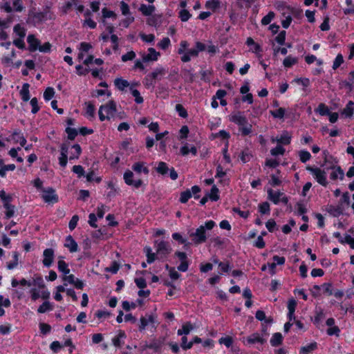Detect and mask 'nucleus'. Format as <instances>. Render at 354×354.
I'll list each match as a JSON object with an SVG mask.
<instances>
[{"mask_svg": "<svg viewBox=\"0 0 354 354\" xmlns=\"http://www.w3.org/2000/svg\"><path fill=\"white\" fill-rule=\"evenodd\" d=\"M156 252H153L150 247H145L144 252L147 256L148 263H152L157 257L158 259L164 260L171 253V248L169 243L165 241H156L154 242Z\"/></svg>", "mask_w": 354, "mask_h": 354, "instance_id": "obj_1", "label": "nucleus"}, {"mask_svg": "<svg viewBox=\"0 0 354 354\" xmlns=\"http://www.w3.org/2000/svg\"><path fill=\"white\" fill-rule=\"evenodd\" d=\"M216 223L213 221H207L205 225H201L195 232H189V236L194 244H200L204 243L207 237V231L211 230Z\"/></svg>", "mask_w": 354, "mask_h": 354, "instance_id": "obj_2", "label": "nucleus"}, {"mask_svg": "<svg viewBox=\"0 0 354 354\" xmlns=\"http://www.w3.org/2000/svg\"><path fill=\"white\" fill-rule=\"evenodd\" d=\"M189 43L185 41H181L178 49V53L181 55L180 59L183 62H188L192 58L198 57V54L194 48H189Z\"/></svg>", "mask_w": 354, "mask_h": 354, "instance_id": "obj_3", "label": "nucleus"}, {"mask_svg": "<svg viewBox=\"0 0 354 354\" xmlns=\"http://www.w3.org/2000/svg\"><path fill=\"white\" fill-rule=\"evenodd\" d=\"M117 112L116 104L113 100L100 106L99 118L101 121L113 118Z\"/></svg>", "mask_w": 354, "mask_h": 354, "instance_id": "obj_4", "label": "nucleus"}, {"mask_svg": "<svg viewBox=\"0 0 354 354\" xmlns=\"http://www.w3.org/2000/svg\"><path fill=\"white\" fill-rule=\"evenodd\" d=\"M0 198L2 200L3 207L6 209V217L9 218L14 216L15 207L11 204L12 196L7 194L4 190L0 191Z\"/></svg>", "mask_w": 354, "mask_h": 354, "instance_id": "obj_5", "label": "nucleus"}, {"mask_svg": "<svg viewBox=\"0 0 354 354\" xmlns=\"http://www.w3.org/2000/svg\"><path fill=\"white\" fill-rule=\"evenodd\" d=\"M278 9L281 12L283 16L285 17L282 20L281 24L284 28H288L292 22V15H294L296 10L285 5L278 6Z\"/></svg>", "mask_w": 354, "mask_h": 354, "instance_id": "obj_6", "label": "nucleus"}, {"mask_svg": "<svg viewBox=\"0 0 354 354\" xmlns=\"http://www.w3.org/2000/svg\"><path fill=\"white\" fill-rule=\"evenodd\" d=\"M307 169L313 174L317 182L323 185L326 186L328 185L326 173L322 170L320 168H313L308 167Z\"/></svg>", "mask_w": 354, "mask_h": 354, "instance_id": "obj_7", "label": "nucleus"}, {"mask_svg": "<svg viewBox=\"0 0 354 354\" xmlns=\"http://www.w3.org/2000/svg\"><path fill=\"white\" fill-rule=\"evenodd\" d=\"M41 198L45 203L54 204L58 201V196L53 188L42 190Z\"/></svg>", "mask_w": 354, "mask_h": 354, "instance_id": "obj_8", "label": "nucleus"}, {"mask_svg": "<svg viewBox=\"0 0 354 354\" xmlns=\"http://www.w3.org/2000/svg\"><path fill=\"white\" fill-rule=\"evenodd\" d=\"M64 287L67 286L68 284L73 285L77 289H82L84 286V282L76 278L73 274H66L63 277Z\"/></svg>", "mask_w": 354, "mask_h": 354, "instance_id": "obj_9", "label": "nucleus"}, {"mask_svg": "<svg viewBox=\"0 0 354 354\" xmlns=\"http://www.w3.org/2000/svg\"><path fill=\"white\" fill-rule=\"evenodd\" d=\"M272 143L279 144L281 145H288L291 142V136L287 131H283L280 136H272L270 138Z\"/></svg>", "mask_w": 354, "mask_h": 354, "instance_id": "obj_10", "label": "nucleus"}, {"mask_svg": "<svg viewBox=\"0 0 354 354\" xmlns=\"http://www.w3.org/2000/svg\"><path fill=\"white\" fill-rule=\"evenodd\" d=\"M266 342V337L263 335H261L259 333H254L247 338H243V342L245 345H250L257 343L263 344Z\"/></svg>", "mask_w": 354, "mask_h": 354, "instance_id": "obj_11", "label": "nucleus"}, {"mask_svg": "<svg viewBox=\"0 0 354 354\" xmlns=\"http://www.w3.org/2000/svg\"><path fill=\"white\" fill-rule=\"evenodd\" d=\"M133 173L131 170H127L124 174V180L128 185L133 186L136 188L140 187L142 181L140 179L133 180Z\"/></svg>", "mask_w": 354, "mask_h": 354, "instance_id": "obj_12", "label": "nucleus"}, {"mask_svg": "<svg viewBox=\"0 0 354 354\" xmlns=\"http://www.w3.org/2000/svg\"><path fill=\"white\" fill-rule=\"evenodd\" d=\"M268 198L274 204H278L280 201L287 203L288 198L284 196L283 194L280 192H274L272 189L268 191Z\"/></svg>", "mask_w": 354, "mask_h": 354, "instance_id": "obj_13", "label": "nucleus"}, {"mask_svg": "<svg viewBox=\"0 0 354 354\" xmlns=\"http://www.w3.org/2000/svg\"><path fill=\"white\" fill-rule=\"evenodd\" d=\"M160 56V53L156 51L155 48H148L147 53H143L142 55V62H156Z\"/></svg>", "mask_w": 354, "mask_h": 354, "instance_id": "obj_14", "label": "nucleus"}, {"mask_svg": "<svg viewBox=\"0 0 354 354\" xmlns=\"http://www.w3.org/2000/svg\"><path fill=\"white\" fill-rule=\"evenodd\" d=\"M54 257L55 252L52 248L44 250L43 252V265L46 268L50 267L53 263Z\"/></svg>", "mask_w": 354, "mask_h": 354, "instance_id": "obj_15", "label": "nucleus"}, {"mask_svg": "<svg viewBox=\"0 0 354 354\" xmlns=\"http://www.w3.org/2000/svg\"><path fill=\"white\" fill-rule=\"evenodd\" d=\"M230 120L239 127L244 126L248 122L246 118L240 112L230 115Z\"/></svg>", "mask_w": 354, "mask_h": 354, "instance_id": "obj_16", "label": "nucleus"}, {"mask_svg": "<svg viewBox=\"0 0 354 354\" xmlns=\"http://www.w3.org/2000/svg\"><path fill=\"white\" fill-rule=\"evenodd\" d=\"M155 322L154 317L152 315H146L140 318V324L139 326L140 330H145L147 326L152 325Z\"/></svg>", "mask_w": 354, "mask_h": 354, "instance_id": "obj_17", "label": "nucleus"}, {"mask_svg": "<svg viewBox=\"0 0 354 354\" xmlns=\"http://www.w3.org/2000/svg\"><path fill=\"white\" fill-rule=\"evenodd\" d=\"M27 42L29 44V50L30 51H35L38 50L40 46V41L38 39H37L33 35H29L28 36Z\"/></svg>", "mask_w": 354, "mask_h": 354, "instance_id": "obj_18", "label": "nucleus"}, {"mask_svg": "<svg viewBox=\"0 0 354 354\" xmlns=\"http://www.w3.org/2000/svg\"><path fill=\"white\" fill-rule=\"evenodd\" d=\"M165 68L162 67H158L155 68L152 73L147 75L146 80L148 81L149 78H151L153 80H160L163 75H165Z\"/></svg>", "mask_w": 354, "mask_h": 354, "instance_id": "obj_19", "label": "nucleus"}, {"mask_svg": "<svg viewBox=\"0 0 354 354\" xmlns=\"http://www.w3.org/2000/svg\"><path fill=\"white\" fill-rule=\"evenodd\" d=\"M64 246L67 248L71 252H75L78 250L77 242L70 235L66 238Z\"/></svg>", "mask_w": 354, "mask_h": 354, "instance_id": "obj_20", "label": "nucleus"}, {"mask_svg": "<svg viewBox=\"0 0 354 354\" xmlns=\"http://www.w3.org/2000/svg\"><path fill=\"white\" fill-rule=\"evenodd\" d=\"M132 169L138 174L143 172L145 174H148L149 173V169L143 162H138L133 164Z\"/></svg>", "mask_w": 354, "mask_h": 354, "instance_id": "obj_21", "label": "nucleus"}, {"mask_svg": "<svg viewBox=\"0 0 354 354\" xmlns=\"http://www.w3.org/2000/svg\"><path fill=\"white\" fill-rule=\"evenodd\" d=\"M155 10L156 8L153 5L141 4L139 8V10L145 16L151 15L155 11Z\"/></svg>", "mask_w": 354, "mask_h": 354, "instance_id": "obj_22", "label": "nucleus"}, {"mask_svg": "<svg viewBox=\"0 0 354 354\" xmlns=\"http://www.w3.org/2000/svg\"><path fill=\"white\" fill-rule=\"evenodd\" d=\"M180 152L183 156H186L189 153L196 156L197 153V149L194 146H189L187 144H185L180 148Z\"/></svg>", "mask_w": 354, "mask_h": 354, "instance_id": "obj_23", "label": "nucleus"}, {"mask_svg": "<svg viewBox=\"0 0 354 354\" xmlns=\"http://www.w3.org/2000/svg\"><path fill=\"white\" fill-rule=\"evenodd\" d=\"M126 337L125 333L124 331L120 330L118 334L114 337L112 339L113 344L115 347H120L123 344V340Z\"/></svg>", "mask_w": 354, "mask_h": 354, "instance_id": "obj_24", "label": "nucleus"}, {"mask_svg": "<svg viewBox=\"0 0 354 354\" xmlns=\"http://www.w3.org/2000/svg\"><path fill=\"white\" fill-rule=\"evenodd\" d=\"M194 329V326L190 322H187L184 324L182 326V328L178 329L177 331V334L178 335H188L192 330Z\"/></svg>", "mask_w": 354, "mask_h": 354, "instance_id": "obj_25", "label": "nucleus"}, {"mask_svg": "<svg viewBox=\"0 0 354 354\" xmlns=\"http://www.w3.org/2000/svg\"><path fill=\"white\" fill-rule=\"evenodd\" d=\"M14 33L20 38H24L26 34V30L24 26L20 24H16L13 28Z\"/></svg>", "mask_w": 354, "mask_h": 354, "instance_id": "obj_26", "label": "nucleus"}, {"mask_svg": "<svg viewBox=\"0 0 354 354\" xmlns=\"http://www.w3.org/2000/svg\"><path fill=\"white\" fill-rule=\"evenodd\" d=\"M331 169H333V171L330 174V178L333 180H336L337 178L342 179L344 177V172L339 167H330Z\"/></svg>", "mask_w": 354, "mask_h": 354, "instance_id": "obj_27", "label": "nucleus"}, {"mask_svg": "<svg viewBox=\"0 0 354 354\" xmlns=\"http://www.w3.org/2000/svg\"><path fill=\"white\" fill-rule=\"evenodd\" d=\"M20 95L24 101L27 102L30 100L29 84L28 83L24 84L20 91Z\"/></svg>", "mask_w": 354, "mask_h": 354, "instance_id": "obj_28", "label": "nucleus"}, {"mask_svg": "<svg viewBox=\"0 0 354 354\" xmlns=\"http://www.w3.org/2000/svg\"><path fill=\"white\" fill-rule=\"evenodd\" d=\"M12 139L15 142H19L21 147H24L26 144V140L19 132H14L12 135Z\"/></svg>", "mask_w": 354, "mask_h": 354, "instance_id": "obj_29", "label": "nucleus"}, {"mask_svg": "<svg viewBox=\"0 0 354 354\" xmlns=\"http://www.w3.org/2000/svg\"><path fill=\"white\" fill-rule=\"evenodd\" d=\"M71 149L72 151H71L69 159L73 160L78 158L82 151L80 146L77 144L73 145Z\"/></svg>", "mask_w": 354, "mask_h": 354, "instance_id": "obj_30", "label": "nucleus"}, {"mask_svg": "<svg viewBox=\"0 0 354 354\" xmlns=\"http://www.w3.org/2000/svg\"><path fill=\"white\" fill-rule=\"evenodd\" d=\"M114 84L120 91H123L129 86L128 81L122 78H116L114 80Z\"/></svg>", "mask_w": 354, "mask_h": 354, "instance_id": "obj_31", "label": "nucleus"}, {"mask_svg": "<svg viewBox=\"0 0 354 354\" xmlns=\"http://www.w3.org/2000/svg\"><path fill=\"white\" fill-rule=\"evenodd\" d=\"M282 339V335L280 333H275L270 339V344L272 346H277L281 344Z\"/></svg>", "mask_w": 354, "mask_h": 354, "instance_id": "obj_32", "label": "nucleus"}, {"mask_svg": "<svg viewBox=\"0 0 354 354\" xmlns=\"http://www.w3.org/2000/svg\"><path fill=\"white\" fill-rule=\"evenodd\" d=\"M53 306L48 301H44L37 309L39 313H45L48 311L52 310Z\"/></svg>", "mask_w": 354, "mask_h": 354, "instance_id": "obj_33", "label": "nucleus"}, {"mask_svg": "<svg viewBox=\"0 0 354 354\" xmlns=\"http://www.w3.org/2000/svg\"><path fill=\"white\" fill-rule=\"evenodd\" d=\"M354 112V103L352 101H350L346 106V107L342 111V114L345 115L347 117H351L353 115Z\"/></svg>", "mask_w": 354, "mask_h": 354, "instance_id": "obj_34", "label": "nucleus"}, {"mask_svg": "<svg viewBox=\"0 0 354 354\" xmlns=\"http://www.w3.org/2000/svg\"><path fill=\"white\" fill-rule=\"evenodd\" d=\"M206 195L207 196L209 199L213 201H216L219 199L218 189L215 185H214L212 187L210 192Z\"/></svg>", "mask_w": 354, "mask_h": 354, "instance_id": "obj_35", "label": "nucleus"}, {"mask_svg": "<svg viewBox=\"0 0 354 354\" xmlns=\"http://www.w3.org/2000/svg\"><path fill=\"white\" fill-rule=\"evenodd\" d=\"M13 260L7 264V268L8 270H12L15 268L19 263V254L17 252H14L12 253Z\"/></svg>", "mask_w": 354, "mask_h": 354, "instance_id": "obj_36", "label": "nucleus"}, {"mask_svg": "<svg viewBox=\"0 0 354 354\" xmlns=\"http://www.w3.org/2000/svg\"><path fill=\"white\" fill-rule=\"evenodd\" d=\"M86 106V115L88 118H93L95 115V106L91 102H88L85 103Z\"/></svg>", "mask_w": 354, "mask_h": 354, "instance_id": "obj_37", "label": "nucleus"}, {"mask_svg": "<svg viewBox=\"0 0 354 354\" xmlns=\"http://www.w3.org/2000/svg\"><path fill=\"white\" fill-rule=\"evenodd\" d=\"M255 317L258 320L261 322L264 321L266 324H270L272 322V319L270 317L267 318L263 310H257Z\"/></svg>", "mask_w": 354, "mask_h": 354, "instance_id": "obj_38", "label": "nucleus"}, {"mask_svg": "<svg viewBox=\"0 0 354 354\" xmlns=\"http://www.w3.org/2000/svg\"><path fill=\"white\" fill-rule=\"evenodd\" d=\"M286 149L282 145L277 144V147L270 150V154L273 156L279 155L283 156L285 153Z\"/></svg>", "mask_w": 354, "mask_h": 354, "instance_id": "obj_39", "label": "nucleus"}, {"mask_svg": "<svg viewBox=\"0 0 354 354\" xmlns=\"http://www.w3.org/2000/svg\"><path fill=\"white\" fill-rule=\"evenodd\" d=\"M317 348V343L312 342L305 346L301 348V352L304 354H310Z\"/></svg>", "mask_w": 354, "mask_h": 354, "instance_id": "obj_40", "label": "nucleus"}, {"mask_svg": "<svg viewBox=\"0 0 354 354\" xmlns=\"http://www.w3.org/2000/svg\"><path fill=\"white\" fill-rule=\"evenodd\" d=\"M58 270L64 274V275L69 274L70 270L68 268L67 263L63 260H59L57 263Z\"/></svg>", "mask_w": 354, "mask_h": 354, "instance_id": "obj_41", "label": "nucleus"}, {"mask_svg": "<svg viewBox=\"0 0 354 354\" xmlns=\"http://www.w3.org/2000/svg\"><path fill=\"white\" fill-rule=\"evenodd\" d=\"M55 290L56 291L54 294V299L56 301H60L63 299L61 293L65 292V287L64 286H58L56 287Z\"/></svg>", "mask_w": 354, "mask_h": 354, "instance_id": "obj_42", "label": "nucleus"}, {"mask_svg": "<svg viewBox=\"0 0 354 354\" xmlns=\"http://www.w3.org/2000/svg\"><path fill=\"white\" fill-rule=\"evenodd\" d=\"M297 58L292 56H288L283 62V64L285 67L289 68L297 62Z\"/></svg>", "mask_w": 354, "mask_h": 354, "instance_id": "obj_43", "label": "nucleus"}, {"mask_svg": "<svg viewBox=\"0 0 354 354\" xmlns=\"http://www.w3.org/2000/svg\"><path fill=\"white\" fill-rule=\"evenodd\" d=\"M178 17L182 21L185 22L188 21L191 18L192 15L187 10L181 9L178 12Z\"/></svg>", "mask_w": 354, "mask_h": 354, "instance_id": "obj_44", "label": "nucleus"}, {"mask_svg": "<svg viewBox=\"0 0 354 354\" xmlns=\"http://www.w3.org/2000/svg\"><path fill=\"white\" fill-rule=\"evenodd\" d=\"M170 45L171 41L169 37H164L158 43V46L162 50H166Z\"/></svg>", "mask_w": 354, "mask_h": 354, "instance_id": "obj_45", "label": "nucleus"}, {"mask_svg": "<svg viewBox=\"0 0 354 354\" xmlns=\"http://www.w3.org/2000/svg\"><path fill=\"white\" fill-rule=\"evenodd\" d=\"M55 95V90L52 87H48L44 93V98L46 101H49Z\"/></svg>", "mask_w": 354, "mask_h": 354, "instance_id": "obj_46", "label": "nucleus"}, {"mask_svg": "<svg viewBox=\"0 0 354 354\" xmlns=\"http://www.w3.org/2000/svg\"><path fill=\"white\" fill-rule=\"evenodd\" d=\"M219 7V2L217 0H208L205 3V8L212 10H215Z\"/></svg>", "mask_w": 354, "mask_h": 354, "instance_id": "obj_47", "label": "nucleus"}, {"mask_svg": "<svg viewBox=\"0 0 354 354\" xmlns=\"http://www.w3.org/2000/svg\"><path fill=\"white\" fill-rule=\"evenodd\" d=\"M120 10H121V12L122 14L124 15V16H129V15H131V12H130V9H129V5L125 3L124 1H121L120 3Z\"/></svg>", "mask_w": 354, "mask_h": 354, "instance_id": "obj_48", "label": "nucleus"}, {"mask_svg": "<svg viewBox=\"0 0 354 354\" xmlns=\"http://www.w3.org/2000/svg\"><path fill=\"white\" fill-rule=\"evenodd\" d=\"M219 344H224L227 348H230L233 343V339L231 337H223L218 340Z\"/></svg>", "mask_w": 354, "mask_h": 354, "instance_id": "obj_49", "label": "nucleus"}, {"mask_svg": "<svg viewBox=\"0 0 354 354\" xmlns=\"http://www.w3.org/2000/svg\"><path fill=\"white\" fill-rule=\"evenodd\" d=\"M130 89H131L132 95L135 97L136 102L138 103V104L142 103L143 102V98L140 95V92L137 89H135V88H132V87H131Z\"/></svg>", "mask_w": 354, "mask_h": 354, "instance_id": "obj_50", "label": "nucleus"}, {"mask_svg": "<svg viewBox=\"0 0 354 354\" xmlns=\"http://www.w3.org/2000/svg\"><path fill=\"white\" fill-rule=\"evenodd\" d=\"M259 212L263 214H269L270 213V205L268 202H263L262 203H260L259 205Z\"/></svg>", "mask_w": 354, "mask_h": 354, "instance_id": "obj_51", "label": "nucleus"}, {"mask_svg": "<svg viewBox=\"0 0 354 354\" xmlns=\"http://www.w3.org/2000/svg\"><path fill=\"white\" fill-rule=\"evenodd\" d=\"M316 112L321 115H325L329 114V109L327 106L322 103L318 106Z\"/></svg>", "mask_w": 354, "mask_h": 354, "instance_id": "obj_52", "label": "nucleus"}, {"mask_svg": "<svg viewBox=\"0 0 354 354\" xmlns=\"http://www.w3.org/2000/svg\"><path fill=\"white\" fill-rule=\"evenodd\" d=\"M192 197V193L191 191L187 189L183 192L181 193L180 197V201L182 203H185L188 201V200Z\"/></svg>", "mask_w": 354, "mask_h": 354, "instance_id": "obj_53", "label": "nucleus"}, {"mask_svg": "<svg viewBox=\"0 0 354 354\" xmlns=\"http://www.w3.org/2000/svg\"><path fill=\"white\" fill-rule=\"evenodd\" d=\"M252 124L248 122L244 126H241L239 128L240 131L244 136L248 135L252 132Z\"/></svg>", "mask_w": 354, "mask_h": 354, "instance_id": "obj_54", "label": "nucleus"}, {"mask_svg": "<svg viewBox=\"0 0 354 354\" xmlns=\"http://www.w3.org/2000/svg\"><path fill=\"white\" fill-rule=\"evenodd\" d=\"M12 8L17 12H21L24 10L22 0H12Z\"/></svg>", "mask_w": 354, "mask_h": 354, "instance_id": "obj_55", "label": "nucleus"}, {"mask_svg": "<svg viewBox=\"0 0 354 354\" xmlns=\"http://www.w3.org/2000/svg\"><path fill=\"white\" fill-rule=\"evenodd\" d=\"M140 37L141 39L147 43H153L155 39V36L153 34L146 35L140 33Z\"/></svg>", "mask_w": 354, "mask_h": 354, "instance_id": "obj_56", "label": "nucleus"}, {"mask_svg": "<svg viewBox=\"0 0 354 354\" xmlns=\"http://www.w3.org/2000/svg\"><path fill=\"white\" fill-rule=\"evenodd\" d=\"M343 62H344L343 56L341 54H338L336 56V57L333 62V68L334 70L337 69L338 67L340 66V65L343 63Z\"/></svg>", "mask_w": 354, "mask_h": 354, "instance_id": "obj_57", "label": "nucleus"}, {"mask_svg": "<svg viewBox=\"0 0 354 354\" xmlns=\"http://www.w3.org/2000/svg\"><path fill=\"white\" fill-rule=\"evenodd\" d=\"M156 169L157 171L161 174H167L169 170L168 167L164 162H160Z\"/></svg>", "mask_w": 354, "mask_h": 354, "instance_id": "obj_58", "label": "nucleus"}, {"mask_svg": "<svg viewBox=\"0 0 354 354\" xmlns=\"http://www.w3.org/2000/svg\"><path fill=\"white\" fill-rule=\"evenodd\" d=\"M126 18L121 21L120 25L124 28H128L129 26L134 21V17L132 15L125 16Z\"/></svg>", "mask_w": 354, "mask_h": 354, "instance_id": "obj_59", "label": "nucleus"}, {"mask_svg": "<svg viewBox=\"0 0 354 354\" xmlns=\"http://www.w3.org/2000/svg\"><path fill=\"white\" fill-rule=\"evenodd\" d=\"M176 111L180 117L183 118L187 117V112L181 104H178L176 105Z\"/></svg>", "mask_w": 354, "mask_h": 354, "instance_id": "obj_60", "label": "nucleus"}, {"mask_svg": "<svg viewBox=\"0 0 354 354\" xmlns=\"http://www.w3.org/2000/svg\"><path fill=\"white\" fill-rule=\"evenodd\" d=\"M326 333L328 335H335L338 337L339 335L340 330L338 326H334L333 327L328 328L326 330Z\"/></svg>", "mask_w": 354, "mask_h": 354, "instance_id": "obj_61", "label": "nucleus"}, {"mask_svg": "<svg viewBox=\"0 0 354 354\" xmlns=\"http://www.w3.org/2000/svg\"><path fill=\"white\" fill-rule=\"evenodd\" d=\"M270 113L274 118H283L285 114V109L283 108H279L275 111H271Z\"/></svg>", "mask_w": 354, "mask_h": 354, "instance_id": "obj_62", "label": "nucleus"}, {"mask_svg": "<svg viewBox=\"0 0 354 354\" xmlns=\"http://www.w3.org/2000/svg\"><path fill=\"white\" fill-rule=\"evenodd\" d=\"M286 40V31H281L275 37V41L280 45L284 44Z\"/></svg>", "mask_w": 354, "mask_h": 354, "instance_id": "obj_63", "label": "nucleus"}, {"mask_svg": "<svg viewBox=\"0 0 354 354\" xmlns=\"http://www.w3.org/2000/svg\"><path fill=\"white\" fill-rule=\"evenodd\" d=\"M311 157L310 153L308 151H301L299 152V158L302 162L309 160Z\"/></svg>", "mask_w": 354, "mask_h": 354, "instance_id": "obj_64", "label": "nucleus"}]
</instances>
